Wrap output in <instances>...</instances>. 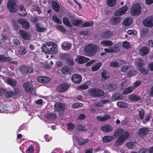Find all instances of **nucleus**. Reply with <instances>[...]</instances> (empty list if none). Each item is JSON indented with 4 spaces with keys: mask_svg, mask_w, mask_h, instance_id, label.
Wrapping results in <instances>:
<instances>
[{
    "mask_svg": "<svg viewBox=\"0 0 153 153\" xmlns=\"http://www.w3.org/2000/svg\"><path fill=\"white\" fill-rule=\"evenodd\" d=\"M42 50L44 53L49 54H55L58 51L57 45L51 42L47 43L46 45H43L42 47Z\"/></svg>",
    "mask_w": 153,
    "mask_h": 153,
    "instance_id": "nucleus-1",
    "label": "nucleus"
},
{
    "mask_svg": "<svg viewBox=\"0 0 153 153\" xmlns=\"http://www.w3.org/2000/svg\"><path fill=\"white\" fill-rule=\"evenodd\" d=\"M99 49V47L96 45H89L85 47V51L88 56H93L95 55Z\"/></svg>",
    "mask_w": 153,
    "mask_h": 153,
    "instance_id": "nucleus-2",
    "label": "nucleus"
},
{
    "mask_svg": "<svg viewBox=\"0 0 153 153\" xmlns=\"http://www.w3.org/2000/svg\"><path fill=\"white\" fill-rule=\"evenodd\" d=\"M18 2L16 0H9L7 3V8L10 13L17 12L18 9L17 4Z\"/></svg>",
    "mask_w": 153,
    "mask_h": 153,
    "instance_id": "nucleus-3",
    "label": "nucleus"
},
{
    "mask_svg": "<svg viewBox=\"0 0 153 153\" xmlns=\"http://www.w3.org/2000/svg\"><path fill=\"white\" fill-rule=\"evenodd\" d=\"M19 70L20 72L23 74H30L33 71L32 67L25 65H21Z\"/></svg>",
    "mask_w": 153,
    "mask_h": 153,
    "instance_id": "nucleus-4",
    "label": "nucleus"
},
{
    "mask_svg": "<svg viewBox=\"0 0 153 153\" xmlns=\"http://www.w3.org/2000/svg\"><path fill=\"white\" fill-rule=\"evenodd\" d=\"M141 10L140 4L136 3L132 6L131 10V13L133 16L138 15L140 14Z\"/></svg>",
    "mask_w": 153,
    "mask_h": 153,
    "instance_id": "nucleus-5",
    "label": "nucleus"
},
{
    "mask_svg": "<svg viewBox=\"0 0 153 153\" xmlns=\"http://www.w3.org/2000/svg\"><path fill=\"white\" fill-rule=\"evenodd\" d=\"M144 25L148 27H153V16H149L145 19L143 21Z\"/></svg>",
    "mask_w": 153,
    "mask_h": 153,
    "instance_id": "nucleus-6",
    "label": "nucleus"
},
{
    "mask_svg": "<svg viewBox=\"0 0 153 153\" xmlns=\"http://www.w3.org/2000/svg\"><path fill=\"white\" fill-rule=\"evenodd\" d=\"M23 86L25 91L27 93H31L34 90V87L33 85L28 82L24 83Z\"/></svg>",
    "mask_w": 153,
    "mask_h": 153,
    "instance_id": "nucleus-7",
    "label": "nucleus"
},
{
    "mask_svg": "<svg viewBox=\"0 0 153 153\" xmlns=\"http://www.w3.org/2000/svg\"><path fill=\"white\" fill-rule=\"evenodd\" d=\"M129 133L126 131L123 134L120 135L117 139L116 141L117 143H123L129 136Z\"/></svg>",
    "mask_w": 153,
    "mask_h": 153,
    "instance_id": "nucleus-8",
    "label": "nucleus"
},
{
    "mask_svg": "<svg viewBox=\"0 0 153 153\" xmlns=\"http://www.w3.org/2000/svg\"><path fill=\"white\" fill-rule=\"evenodd\" d=\"M69 87V85L67 83H62L57 85L56 90L59 92H64L67 91Z\"/></svg>",
    "mask_w": 153,
    "mask_h": 153,
    "instance_id": "nucleus-9",
    "label": "nucleus"
},
{
    "mask_svg": "<svg viewBox=\"0 0 153 153\" xmlns=\"http://www.w3.org/2000/svg\"><path fill=\"white\" fill-rule=\"evenodd\" d=\"M17 22L20 24L25 30H28L30 27V24L28 21L24 19H19L17 20Z\"/></svg>",
    "mask_w": 153,
    "mask_h": 153,
    "instance_id": "nucleus-10",
    "label": "nucleus"
},
{
    "mask_svg": "<svg viewBox=\"0 0 153 153\" xmlns=\"http://www.w3.org/2000/svg\"><path fill=\"white\" fill-rule=\"evenodd\" d=\"M65 109V105L61 102L56 103L54 105V110L59 111H63Z\"/></svg>",
    "mask_w": 153,
    "mask_h": 153,
    "instance_id": "nucleus-11",
    "label": "nucleus"
},
{
    "mask_svg": "<svg viewBox=\"0 0 153 153\" xmlns=\"http://www.w3.org/2000/svg\"><path fill=\"white\" fill-rule=\"evenodd\" d=\"M128 10V7L127 6H124L116 11L114 13V15L117 16H121L125 14Z\"/></svg>",
    "mask_w": 153,
    "mask_h": 153,
    "instance_id": "nucleus-12",
    "label": "nucleus"
},
{
    "mask_svg": "<svg viewBox=\"0 0 153 153\" xmlns=\"http://www.w3.org/2000/svg\"><path fill=\"white\" fill-rule=\"evenodd\" d=\"M137 67L139 71L143 74H146L148 73V70L143 67V63L142 62H137Z\"/></svg>",
    "mask_w": 153,
    "mask_h": 153,
    "instance_id": "nucleus-13",
    "label": "nucleus"
},
{
    "mask_svg": "<svg viewBox=\"0 0 153 153\" xmlns=\"http://www.w3.org/2000/svg\"><path fill=\"white\" fill-rule=\"evenodd\" d=\"M71 79L75 84H79L81 83L82 77L81 75L78 74H73L71 77Z\"/></svg>",
    "mask_w": 153,
    "mask_h": 153,
    "instance_id": "nucleus-14",
    "label": "nucleus"
},
{
    "mask_svg": "<svg viewBox=\"0 0 153 153\" xmlns=\"http://www.w3.org/2000/svg\"><path fill=\"white\" fill-rule=\"evenodd\" d=\"M88 59L83 56L78 55L75 59V62L79 64H82L86 62Z\"/></svg>",
    "mask_w": 153,
    "mask_h": 153,
    "instance_id": "nucleus-15",
    "label": "nucleus"
},
{
    "mask_svg": "<svg viewBox=\"0 0 153 153\" xmlns=\"http://www.w3.org/2000/svg\"><path fill=\"white\" fill-rule=\"evenodd\" d=\"M19 33L21 37L24 39L28 40L30 39L29 34L26 31L22 30H19Z\"/></svg>",
    "mask_w": 153,
    "mask_h": 153,
    "instance_id": "nucleus-16",
    "label": "nucleus"
},
{
    "mask_svg": "<svg viewBox=\"0 0 153 153\" xmlns=\"http://www.w3.org/2000/svg\"><path fill=\"white\" fill-rule=\"evenodd\" d=\"M149 131V129L147 128H142L139 129L138 134L139 137H143L146 136Z\"/></svg>",
    "mask_w": 153,
    "mask_h": 153,
    "instance_id": "nucleus-17",
    "label": "nucleus"
},
{
    "mask_svg": "<svg viewBox=\"0 0 153 153\" xmlns=\"http://www.w3.org/2000/svg\"><path fill=\"white\" fill-rule=\"evenodd\" d=\"M37 79L39 82L44 83H48L51 81L50 78L44 76H39Z\"/></svg>",
    "mask_w": 153,
    "mask_h": 153,
    "instance_id": "nucleus-18",
    "label": "nucleus"
},
{
    "mask_svg": "<svg viewBox=\"0 0 153 153\" xmlns=\"http://www.w3.org/2000/svg\"><path fill=\"white\" fill-rule=\"evenodd\" d=\"M6 82L9 85L12 87H14L16 86L17 82L15 80H13L10 78H7L6 80Z\"/></svg>",
    "mask_w": 153,
    "mask_h": 153,
    "instance_id": "nucleus-19",
    "label": "nucleus"
},
{
    "mask_svg": "<svg viewBox=\"0 0 153 153\" xmlns=\"http://www.w3.org/2000/svg\"><path fill=\"white\" fill-rule=\"evenodd\" d=\"M112 35V33L111 32L106 30L101 33V38L104 39H107L109 38Z\"/></svg>",
    "mask_w": 153,
    "mask_h": 153,
    "instance_id": "nucleus-20",
    "label": "nucleus"
},
{
    "mask_svg": "<svg viewBox=\"0 0 153 153\" xmlns=\"http://www.w3.org/2000/svg\"><path fill=\"white\" fill-rule=\"evenodd\" d=\"M101 130L104 132H108L112 131L113 130V128L111 126L106 125L102 126L101 127Z\"/></svg>",
    "mask_w": 153,
    "mask_h": 153,
    "instance_id": "nucleus-21",
    "label": "nucleus"
},
{
    "mask_svg": "<svg viewBox=\"0 0 153 153\" xmlns=\"http://www.w3.org/2000/svg\"><path fill=\"white\" fill-rule=\"evenodd\" d=\"M124 131V129L121 128H117L114 132L113 134V137L114 139L116 138L121 134Z\"/></svg>",
    "mask_w": 153,
    "mask_h": 153,
    "instance_id": "nucleus-22",
    "label": "nucleus"
},
{
    "mask_svg": "<svg viewBox=\"0 0 153 153\" xmlns=\"http://www.w3.org/2000/svg\"><path fill=\"white\" fill-rule=\"evenodd\" d=\"M140 52L142 56H145L149 53V49L146 47L143 46L140 49Z\"/></svg>",
    "mask_w": 153,
    "mask_h": 153,
    "instance_id": "nucleus-23",
    "label": "nucleus"
},
{
    "mask_svg": "<svg viewBox=\"0 0 153 153\" xmlns=\"http://www.w3.org/2000/svg\"><path fill=\"white\" fill-rule=\"evenodd\" d=\"M61 72L64 74H71L69 67L68 65L63 67L61 69Z\"/></svg>",
    "mask_w": 153,
    "mask_h": 153,
    "instance_id": "nucleus-24",
    "label": "nucleus"
},
{
    "mask_svg": "<svg viewBox=\"0 0 153 153\" xmlns=\"http://www.w3.org/2000/svg\"><path fill=\"white\" fill-rule=\"evenodd\" d=\"M63 23L66 27H72V26L71 24L70 21L68 18L66 17H64L62 18Z\"/></svg>",
    "mask_w": 153,
    "mask_h": 153,
    "instance_id": "nucleus-25",
    "label": "nucleus"
},
{
    "mask_svg": "<svg viewBox=\"0 0 153 153\" xmlns=\"http://www.w3.org/2000/svg\"><path fill=\"white\" fill-rule=\"evenodd\" d=\"M53 9L56 12H58L59 11L60 7L57 3L55 1H53L51 4Z\"/></svg>",
    "mask_w": 153,
    "mask_h": 153,
    "instance_id": "nucleus-26",
    "label": "nucleus"
},
{
    "mask_svg": "<svg viewBox=\"0 0 153 153\" xmlns=\"http://www.w3.org/2000/svg\"><path fill=\"white\" fill-rule=\"evenodd\" d=\"M134 88L133 87L129 86L125 89L123 91L122 94L124 95H126L132 92Z\"/></svg>",
    "mask_w": 153,
    "mask_h": 153,
    "instance_id": "nucleus-27",
    "label": "nucleus"
},
{
    "mask_svg": "<svg viewBox=\"0 0 153 153\" xmlns=\"http://www.w3.org/2000/svg\"><path fill=\"white\" fill-rule=\"evenodd\" d=\"M120 17L119 16L112 17L111 19L112 24L115 25L117 24L120 21Z\"/></svg>",
    "mask_w": 153,
    "mask_h": 153,
    "instance_id": "nucleus-28",
    "label": "nucleus"
},
{
    "mask_svg": "<svg viewBox=\"0 0 153 153\" xmlns=\"http://www.w3.org/2000/svg\"><path fill=\"white\" fill-rule=\"evenodd\" d=\"M35 29L38 32H45L46 30V28L40 27L39 25V24L37 23L35 26Z\"/></svg>",
    "mask_w": 153,
    "mask_h": 153,
    "instance_id": "nucleus-29",
    "label": "nucleus"
},
{
    "mask_svg": "<svg viewBox=\"0 0 153 153\" xmlns=\"http://www.w3.org/2000/svg\"><path fill=\"white\" fill-rule=\"evenodd\" d=\"M45 117L49 120H53L56 119V116L55 114L51 113L47 114L45 115Z\"/></svg>",
    "mask_w": 153,
    "mask_h": 153,
    "instance_id": "nucleus-30",
    "label": "nucleus"
},
{
    "mask_svg": "<svg viewBox=\"0 0 153 153\" xmlns=\"http://www.w3.org/2000/svg\"><path fill=\"white\" fill-rule=\"evenodd\" d=\"M75 140L77 141V143H86L88 142V140L87 139H83L82 138H79L77 137H75Z\"/></svg>",
    "mask_w": 153,
    "mask_h": 153,
    "instance_id": "nucleus-31",
    "label": "nucleus"
},
{
    "mask_svg": "<svg viewBox=\"0 0 153 153\" xmlns=\"http://www.w3.org/2000/svg\"><path fill=\"white\" fill-rule=\"evenodd\" d=\"M100 44L102 45L106 46H111L113 44L112 41L110 40H105L100 42Z\"/></svg>",
    "mask_w": 153,
    "mask_h": 153,
    "instance_id": "nucleus-32",
    "label": "nucleus"
},
{
    "mask_svg": "<svg viewBox=\"0 0 153 153\" xmlns=\"http://www.w3.org/2000/svg\"><path fill=\"white\" fill-rule=\"evenodd\" d=\"M102 63L100 62L96 63L91 67V70L93 71H96L98 70L102 66Z\"/></svg>",
    "mask_w": 153,
    "mask_h": 153,
    "instance_id": "nucleus-33",
    "label": "nucleus"
},
{
    "mask_svg": "<svg viewBox=\"0 0 153 153\" xmlns=\"http://www.w3.org/2000/svg\"><path fill=\"white\" fill-rule=\"evenodd\" d=\"M132 22V19L129 18L127 17L124 19L123 22V24L124 25L127 26L131 24Z\"/></svg>",
    "mask_w": 153,
    "mask_h": 153,
    "instance_id": "nucleus-34",
    "label": "nucleus"
},
{
    "mask_svg": "<svg viewBox=\"0 0 153 153\" xmlns=\"http://www.w3.org/2000/svg\"><path fill=\"white\" fill-rule=\"evenodd\" d=\"M114 139L113 136H104L102 138V141L105 143L109 142Z\"/></svg>",
    "mask_w": 153,
    "mask_h": 153,
    "instance_id": "nucleus-35",
    "label": "nucleus"
},
{
    "mask_svg": "<svg viewBox=\"0 0 153 153\" xmlns=\"http://www.w3.org/2000/svg\"><path fill=\"white\" fill-rule=\"evenodd\" d=\"M129 99L131 101H137L140 99L139 97L134 94H131L128 96Z\"/></svg>",
    "mask_w": 153,
    "mask_h": 153,
    "instance_id": "nucleus-36",
    "label": "nucleus"
},
{
    "mask_svg": "<svg viewBox=\"0 0 153 153\" xmlns=\"http://www.w3.org/2000/svg\"><path fill=\"white\" fill-rule=\"evenodd\" d=\"M19 53L22 55L26 54L27 52V51L25 47L23 46L20 47L18 50Z\"/></svg>",
    "mask_w": 153,
    "mask_h": 153,
    "instance_id": "nucleus-37",
    "label": "nucleus"
},
{
    "mask_svg": "<svg viewBox=\"0 0 153 153\" xmlns=\"http://www.w3.org/2000/svg\"><path fill=\"white\" fill-rule=\"evenodd\" d=\"M82 20L77 19H72L71 20L72 24L75 26H78L82 23Z\"/></svg>",
    "mask_w": 153,
    "mask_h": 153,
    "instance_id": "nucleus-38",
    "label": "nucleus"
},
{
    "mask_svg": "<svg viewBox=\"0 0 153 153\" xmlns=\"http://www.w3.org/2000/svg\"><path fill=\"white\" fill-rule=\"evenodd\" d=\"M97 88H92L89 90V93L94 97H96Z\"/></svg>",
    "mask_w": 153,
    "mask_h": 153,
    "instance_id": "nucleus-39",
    "label": "nucleus"
},
{
    "mask_svg": "<svg viewBox=\"0 0 153 153\" xmlns=\"http://www.w3.org/2000/svg\"><path fill=\"white\" fill-rule=\"evenodd\" d=\"M62 47L64 50H68L70 49L71 47V45L70 43H64L61 45Z\"/></svg>",
    "mask_w": 153,
    "mask_h": 153,
    "instance_id": "nucleus-40",
    "label": "nucleus"
},
{
    "mask_svg": "<svg viewBox=\"0 0 153 153\" xmlns=\"http://www.w3.org/2000/svg\"><path fill=\"white\" fill-rule=\"evenodd\" d=\"M117 106L120 108H127L128 107L127 104L123 101L118 102L117 103Z\"/></svg>",
    "mask_w": 153,
    "mask_h": 153,
    "instance_id": "nucleus-41",
    "label": "nucleus"
},
{
    "mask_svg": "<svg viewBox=\"0 0 153 153\" xmlns=\"http://www.w3.org/2000/svg\"><path fill=\"white\" fill-rule=\"evenodd\" d=\"M110 48L111 53L117 52L120 51L119 46L117 45H115L112 47H110Z\"/></svg>",
    "mask_w": 153,
    "mask_h": 153,
    "instance_id": "nucleus-42",
    "label": "nucleus"
},
{
    "mask_svg": "<svg viewBox=\"0 0 153 153\" xmlns=\"http://www.w3.org/2000/svg\"><path fill=\"white\" fill-rule=\"evenodd\" d=\"M10 59V57H6L4 55H0V62H7L9 61Z\"/></svg>",
    "mask_w": 153,
    "mask_h": 153,
    "instance_id": "nucleus-43",
    "label": "nucleus"
},
{
    "mask_svg": "<svg viewBox=\"0 0 153 153\" xmlns=\"http://www.w3.org/2000/svg\"><path fill=\"white\" fill-rule=\"evenodd\" d=\"M94 24L93 21H86L82 25V26L83 27H86L91 26Z\"/></svg>",
    "mask_w": 153,
    "mask_h": 153,
    "instance_id": "nucleus-44",
    "label": "nucleus"
},
{
    "mask_svg": "<svg viewBox=\"0 0 153 153\" xmlns=\"http://www.w3.org/2000/svg\"><path fill=\"white\" fill-rule=\"evenodd\" d=\"M52 19L54 22L58 24H61L62 22L59 18L55 15H54L52 17Z\"/></svg>",
    "mask_w": 153,
    "mask_h": 153,
    "instance_id": "nucleus-45",
    "label": "nucleus"
},
{
    "mask_svg": "<svg viewBox=\"0 0 153 153\" xmlns=\"http://www.w3.org/2000/svg\"><path fill=\"white\" fill-rule=\"evenodd\" d=\"M65 62L69 66H72L74 64V62L73 59L70 58L66 59Z\"/></svg>",
    "mask_w": 153,
    "mask_h": 153,
    "instance_id": "nucleus-46",
    "label": "nucleus"
},
{
    "mask_svg": "<svg viewBox=\"0 0 153 153\" xmlns=\"http://www.w3.org/2000/svg\"><path fill=\"white\" fill-rule=\"evenodd\" d=\"M116 2V0H107V3L108 6L112 7L115 5Z\"/></svg>",
    "mask_w": 153,
    "mask_h": 153,
    "instance_id": "nucleus-47",
    "label": "nucleus"
},
{
    "mask_svg": "<svg viewBox=\"0 0 153 153\" xmlns=\"http://www.w3.org/2000/svg\"><path fill=\"white\" fill-rule=\"evenodd\" d=\"M136 73V71L133 70H130L127 73V76L128 77H131L134 76Z\"/></svg>",
    "mask_w": 153,
    "mask_h": 153,
    "instance_id": "nucleus-48",
    "label": "nucleus"
},
{
    "mask_svg": "<svg viewBox=\"0 0 153 153\" xmlns=\"http://www.w3.org/2000/svg\"><path fill=\"white\" fill-rule=\"evenodd\" d=\"M104 94V91L101 90L97 88L96 97L103 96Z\"/></svg>",
    "mask_w": 153,
    "mask_h": 153,
    "instance_id": "nucleus-49",
    "label": "nucleus"
},
{
    "mask_svg": "<svg viewBox=\"0 0 153 153\" xmlns=\"http://www.w3.org/2000/svg\"><path fill=\"white\" fill-rule=\"evenodd\" d=\"M101 76L102 78L105 80H106L109 78V76L107 75V71H105L104 70L101 73Z\"/></svg>",
    "mask_w": 153,
    "mask_h": 153,
    "instance_id": "nucleus-50",
    "label": "nucleus"
},
{
    "mask_svg": "<svg viewBox=\"0 0 153 153\" xmlns=\"http://www.w3.org/2000/svg\"><path fill=\"white\" fill-rule=\"evenodd\" d=\"M56 28L57 30L63 33H65L66 31L65 29L63 27L60 25H57L56 26Z\"/></svg>",
    "mask_w": 153,
    "mask_h": 153,
    "instance_id": "nucleus-51",
    "label": "nucleus"
},
{
    "mask_svg": "<svg viewBox=\"0 0 153 153\" xmlns=\"http://www.w3.org/2000/svg\"><path fill=\"white\" fill-rule=\"evenodd\" d=\"M114 98L116 100H122L123 97L121 94H115L114 95Z\"/></svg>",
    "mask_w": 153,
    "mask_h": 153,
    "instance_id": "nucleus-52",
    "label": "nucleus"
},
{
    "mask_svg": "<svg viewBox=\"0 0 153 153\" xmlns=\"http://www.w3.org/2000/svg\"><path fill=\"white\" fill-rule=\"evenodd\" d=\"M34 147L32 146L28 148L26 151V153H33Z\"/></svg>",
    "mask_w": 153,
    "mask_h": 153,
    "instance_id": "nucleus-53",
    "label": "nucleus"
},
{
    "mask_svg": "<svg viewBox=\"0 0 153 153\" xmlns=\"http://www.w3.org/2000/svg\"><path fill=\"white\" fill-rule=\"evenodd\" d=\"M20 10L21 11H25V13H24V14H20L19 15L21 16H25L26 15H27V13H26V10L24 8V5L22 4H21L20 5Z\"/></svg>",
    "mask_w": 153,
    "mask_h": 153,
    "instance_id": "nucleus-54",
    "label": "nucleus"
},
{
    "mask_svg": "<svg viewBox=\"0 0 153 153\" xmlns=\"http://www.w3.org/2000/svg\"><path fill=\"white\" fill-rule=\"evenodd\" d=\"M67 129L68 130H72L74 129L75 125L71 123H69L67 124Z\"/></svg>",
    "mask_w": 153,
    "mask_h": 153,
    "instance_id": "nucleus-55",
    "label": "nucleus"
},
{
    "mask_svg": "<svg viewBox=\"0 0 153 153\" xmlns=\"http://www.w3.org/2000/svg\"><path fill=\"white\" fill-rule=\"evenodd\" d=\"M110 66L111 67L117 68L119 66V64L117 62H111L110 63Z\"/></svg>",
    "mask_w": 153,
    "mask_h": 153,
    "instance_id": "nucleus-56",
    "label": "nucleus"
},
{
    "mask_svg": "<svg viewBox=\"0 0 153 153\" xmlns=\"http://www.w3.org/2000/svg\"><path fill=\"white\" fill-rule=\"evenodd\" d=\"M13 92L12 91H8L5 94V96L7 98H9L12 97L14 94Z\"/></svg>",
    "mask_w": 153,
    "mask_h": 153,
    "instance_id": "nucleus-57",
    "label": "nucleus"
},
{
    "mask_svg": "<svg viewBox=\"0 0 153 153\" xmlns=\"http://www.w3.org/2000/svg\"><path fill=\"white\" fill-rule=\"evenodd\" d=\"M77 128L78 130H80L82 131H84L85 130V127L83 126L80 125H78L77 126Z\"/></svg>",
    "mask_w": 153,
    "mask_h": 153,
    "instance_id": "nucleus-58",
    "label": "nucleus"
},
{
    "mask_svg": "<svg viewBox=\"0 0 153 153\" xmlns=\"http://www.w3.org/2000/svg\"><path fill=\"white\" fill-rule=\"evenodd\" d=\"M18 22H17L15 21H13V26L14 29L16 31H17L19 29V27L18 25Z\"/></svg>",
    "mask_w": 153,
    "mask_h": 153,
    "instance_id": "nucleus-59",
    "label": "nucleus"
},
{
    "mask_svg": "<svg viewBox=\"0 0 153 153\" xmlns=\"http://www.w3.org/2000/svg\"><path fill=\"white\" fill-rule=\"evenodd\" d=\"M139 113L140 119L141 120L143 119L144 115V110L143 109H141V111H139Z\"/></svg>",
    "mask_w": 153,
    "mask_h": 153,
    "instance_id": "nucleus-60",
    "label": "nucleus"
},
{
    "mask_svg": "<svg viewBox=\"0 0 153 153\" xmlns=\"http://www.w3.org/2000/svg\"><path fill=\"white\" fill-rule=\"evenodd\" d=\"M44 137L45 140L48 142L51 141L52 139V137L49 136V135L47 134L45 135L44 136Z\"/></svg>",
    "mask_w": 153,
    "mask_h": 153,
    "instance_id": "nucleus-61",
    "label": "nucleus"
},
{
    "mask_svg": "<svg viewBox=\"0 0 153 153\" xmlns=\"http://www.w3.org/2000/svg\"><path fill=\"white\" fill-rule=\"evenodd\" d=\"M108 88L111 91H113L114 89V86L113 84L110 83L108 84Z\"/></svg>",
    "mask_w": 153,
    "mask_h": 153,
    "instance_id": "nucleus-62",
    "label": "nucleus"
},
{
    "mask_svg": "<svg viewBox=\"0 0 153 153\" xmlns=\"http://www.w3.org/2000/svg\"><path fill=\"white\" fill-rule=\"evenodd\" d=\"M30 19L31 21L33 24L36 23L38 21V18L36 16H35L34 17L31 16Z\"/></svg>",
    "mask_w": 153,
    "mask_h": 153,
    "instance_id": "nucleus-63",
    "label": "nucleus"
},
{
    "mask_svg": "<svg viewBox=\"0 0 153 153\" xmlns=\"http://www.w3.org/2000/svg\"><path fill=\"white\" fill-rule=\"evenodd\" d=\"M130 46L129 43L126 41H124L123 43V46L126 49H128Z\"/></svg>",
    "mask_w": 153,
    "mask_h": 153,
    "instance_id": "nucleus-64",
    "label": "nucleus"
}]
</instances>
